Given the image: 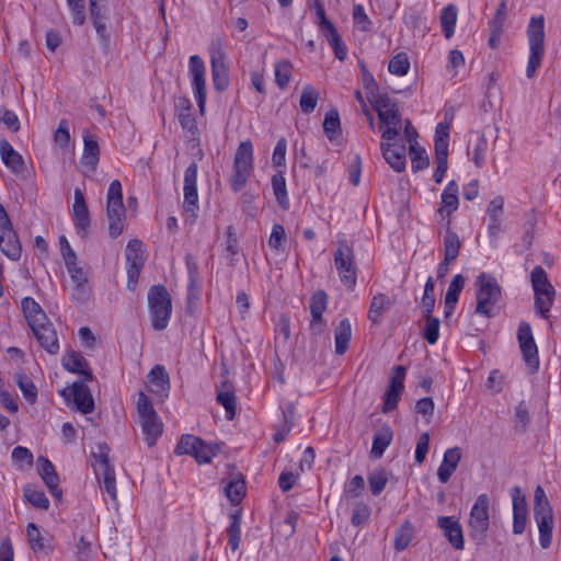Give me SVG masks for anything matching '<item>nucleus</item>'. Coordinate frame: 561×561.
<instances>
[{"label": "nucleus", "mask_w": 561, "mask_h": 561, "mask_svg": "<svg viewBox=\"0 0 561 561\" xmlns=\"http://www.w3.org/2000/svg\"><path fill=\"white\" fill-rule=\"evenodd\" d=\"M59 249L72 284V298L84 301L91 294L89 270L82 264L65 236L59 238Z\"/></svg>", "instance_id": "obj_1"}, {"label": "nucleus", "mask_w": 561, "mask_h": 561, "mask_svg": "<svg viewBox=\"0 0 561 561\" xmlns=\"http://www.w3.org/2000/svg\"><path fill=\"white\" fill-rule=\"evenodd\" d=\"M378 114L381 130V140H396L400 138L403 119L398 105L386 95H379L374 104Z\"/></svg>", "instance_id": "obj_2"}, {"label": "nucleus", "mask_w": 561, "mask_h": 561, "mask_svg": "<svg viewBox=\"0 0 561 561\" xmlns=\"http://www.w3.org/2000/svg\"><path fill=\"white\" fill-rule=\"evenodd\" d=\"M474 286L477 289V313L485 317L495 316L502 297L497 280L490 274L481 273L477 277Z\"/></svg>", "instance_id": "obj_3"}, {"label": "nucleus", "mask_w": 561, "mask_h": 561, "mask_svg": "<svg viewBox=\"0 0 561 561\" xmlns=\"http://www.w3.org/2000/svg\"><path fill=\"white\" fill-rule=\"evenodd\" d=\"M253 145L250 140L241 141L238 146L229 179L233 192H240L251 178L254 169Z\"/></svg>", "instance_id": "obj_4"}, {"label": "nucleus", "mask_w": 561, "mask_h": 561, "mask_svg": "<svg viewBox=\"0 0 561 561\" xmlns=\"http://www.w3.org/2000/svg\"><path fill=\"white\" fill-rule=\"evenodd\" d=\"M137 412L142 435L148 446H153L163 432V424L150 399L142 391L138 393Z\"/></svg>", "instance_id": "obj_5"}, {"label": "nucleus", "mask_w": 561, "mask_h": 561, "mask_svg": "<svg viewBox=\"0 0 561 561\" xmlns=\"http://www.w3.org/2000/svg\"><path fill=\"white\" fill-rule=\"evenodd\" d=\"M530 279L535 295V310L541 318L547 319L554 302V287L541 266H536L533 270Z\"/></svg>", "instance_id": "obj_6"}, {"label": "nucleus", "mask_w": 561, "mask_h": 561, "mask_svg": "<svg viewBox=\"0 0 561 561\" xmlns=\"http://www.w3.org/2000/svg\"><path fill=\"white\" fill-rule=\"evenodd\" d=\"M106 214L111 237H118L124 230L126 209L123 203V190L118 180L110 183L106 195Z\"/></svg>", "instance_id": "obj_7"}, {"label": "nucleus", "mask_w": 561, "mask_h": 561, "mask_svg": "<svg viewBox=\"0 0 561 561\" xmlns=\"http://www.w3.org/2000/svg\"><path fill=\"white\" fill-rule=\"evenodd\" d=\"M219 451V444L206 443L191 434L182 435L174 450L178 456H192L199 465L209 463Z\"/></svg>", "instance_id": "obj_8"}, {"label": "nucleus", "mask_w": 561, "mask_h": 561, "mask_svg": "<svg viewBox=\"0 0 561 561\" xmlns=\"http://www.w3.org/2000/svg\"><path fill=\"white\" fill-rule=\"evenodd\" d=\"M490 528V496L482 493L477 496L468 517V530L472 540L481 542Z\"/></svg>", "instance_id": "obj_9"}, {"label": "nucleus", "mask_w": 561, "mask_h": 561, "mask_svg": "<svg viewBox=\"0 0 561 561\" xmlns=\"http://www.w3.org/2000/svg\"><path fill=\"white\" fill-rule=\"evenodd\" d=\"M151 324L156 330L168 327L172 312L171 299L168 290L161 286H153L148 294Z\"/></svg>", "instance_id": "obj_10"}, {"label": "nucleus", "mask_w": 561, "mask_h": 561, "mask_svg": "<svg viewBox=\"0 0 561 561\" xmlns=\"http://www.w3.org/2000/svg\"><path fill=\"white\" fill-rule=\"evenodd\" d=\"M334 266L341 283L350 290L357 284V266L353 249L345 242L339 244L334 252Z\"/></svg>", "instance_id": "obj_11"}, {"label": "nucleus", "mask_w": 561, "mask_h": 561, "mask_svg": "<svg viewBox=\"0 0 561 561\" xmlns=\"http://www.w3.org/2000/svg\"><path fill=\"white\" fill-rule=\"evenodd\" d=\"M213 83L216 90L224 91L229 85L226 46L220 38L209 46Z\"/></svg>", "instance_id": "obj_12"}, {"label": "nucleus", "mask_w": 561, "mask_h": 561, "mask_svg": "<svg viewBox=\"0 0 561 561\" xmlns=\"http://www.w3.org/2000/svg\"><path fill=\"white\" fill-rule=\"evenodd\" d=\"M187 72L199 113L203 115L205 113L207 99L206 67L198 55H192L190 57Z\"/></svg>", "instance_id": "obj_13"}, {"label": "nucleus", "mask_w": 561, "mask_h": 561, "mask_svg": "<svg viewBox=\"0 0 561 561\" xmlns=\"http://www.w3.org/2000/svg\"><path fill=\"white\" fill-rule=\"evenodd\" d=\"M184 201L183 210L185 219L194 222L197 218L198 194H197V164L192 162L184 172Z\"/></svg>", "instance_id": "obj_14"}, {"label": "nucleus", "mask_w": 561, "mask_h": 561, "mask_svg": "<svg viewBox=\"0 0 561 561\" xmlns=\"http://www.w3.org/2000/svg\"><path fill=\"white\" fill-rule=\"evenodd\" d=\"M127 288L135 290L138 284L139 275L145 263L142 242L133 239L127 243L126 251Z\"/></svg>", "instance_id": "obj_15"}, {"label": "nucleus", "mask_w": 561, "mask_h": 561, "mask_svg": "<svg viewBox=\"0 0 561 561\" xmlns=\"http://www.w3.org/2000/svg\"><path fill=\"white\" fill-rule=\"evenodd\" d=\"M517 340L526 365L531 371H536L539 368L538 347L529 323L522 322L519 324Z\"/></svg>", "instance_id": "obj_16"}, {"label": "nucleus", "mask_w": 561, "mask_h": 561, "mask_svg": "<svg viewBox=\"0 0 561 561\" xmlns=\"http://www.w3.org/2000/svg\"><path fill=\"white\" fill-rule=\"evenodd\" d=\"M94 472L102 489L108 494L112 501L117 499L116 477L114 467L110 463L107 456L101 449L100 455L95 457L93 465Z\"/></svg>", "instance_id": "obj_17"}, {"label": "nucleus", "mask_w": 561, "mask_h": 561, "mask_svg": "<svg viewBox=\"0 0 561 561\" xmlns=\"http://www.w3.org/2000/svg\"><path fill=\"white\" fill-rule=\"evenodd\" d=\"M380 150L387 163L396 171L402 172L407 167V146L400 138L381 140Z\"/></svg>", "instance_id": "obj_18"}, {"label": "nucleus", "mask_w": 561, "mask_h": 561, "mask_svg": "<svg viewBox=\"0 0 561 561\" xmlns=\"http://www.w3.org/2000/svg\"><path fill=\"white\" fill-rule=\"evenodd\" d=\"M404 367L397 366L394 374L391 376L389 388L385 393V402L382 407L383 413H388L397 408L404 389Z\"/></svg>", "instance_id": "obj_19"}, {"label": "nucleus", "mask_w": 561, "mask_h": 561, "mask_svg": "<svg viewBox=\"0 0 561 561\" xmlns=\"http://www.w3.org/2000/svg\"><path fill=\"white\" fill-rule=\"evenodd\" d=\"M513 502V533L520 535L525 531L527 525V502L525 495L522 494L519 486H514L511 490Z\"/></svg>", "instance_id": "obj_20"}, {"label": "nucleus", "mask_w": 561, "mask_h": 561, "mask_svg": "<svg viewBox=\"0 0 561 561\" xmlns=\"http://www.w3.org/2000/svg\"><path fill=\"white\" fill-rule=\"evenodd\" d=\"M83 152L81 165L84 172H94L100 160V147L96 136L89 130L83 131Z\"/></svg>", "instance_id": "obj_21"}, {"label": "nucleus", "mask_w": 561, "mask_h": 561, "mask_svg": "<svg viewBox=\"0 0 561 561\" xmlns=\"http://www.w3.org/2000/svg\"><path fill=\"white\" fill-rule=\"evenodd\" d=\"M437 525L455 549L462 550L465 548L462 527L456 517L440 516L437 519Z\"/></svg>", "instance_id": "obj_22"}, {"label": "nucleus", "mask_w": 561, "mask_h": 561, "mask_svg": "<svg viewBox=\"0 0 561 561\" xmlns=\"http://www.w3.org/2000/svg\"><path fill=\"white\" fill-rule=\"evenodd\" d=\"M72 219L78 232L81 234H85L87 229L90 226V215L84 199V195L80 188L75 190Z\"/></svg>", "instance_id": "obj_23"}, {"label": "nucleus", "mask_w": 561, "mask_h": 561, "mask_svg": "<svg viewBox=\"0 0 561 561\" xmlns=\"http://www.w3.org/2000/svg\"><path fill=\"white\" fill-rule=\"evenodd\" d=\"M459 186L456 181L451 180L445 186L442 195H440V208L437 210V216L440 217L442 220L445 217H449L453 213H455L459 207V198H458Z\"/></svg>", "instance_id": "obj_24"}, {"label": "nucleus", "mask_w": 561, "mask_h": 561, "mask_svg": "<svg viewBox=\"0 0 561 561\" xmlns=\"http://www.w3.org/2000/svg\"><path fill=\"white\" fill-rule=\"evenodd\" d=\"M34 335L43 348L49 354H57L59 352V341L56 330L49 321L32 328Z\"/></svg>", "instance_id": "obj_25"}, {"label": "nucleus", "mask_w": 561, "mask_h": 561, "mask_svg": "<svg viewBox=\"0 0 561 561\" xmlns=\"http://www.w3.org/2000/svg\"><path fill=\"white\" fill-rule=\"evenodd\" d=\"M328 307V295L323 290L316 291L310 298V312L312 316V320L310 322V328L316 333H321L324 327V322L322 319L323 312Z\"/></svg>", "instance_id": "obj_26"}, {"label": "nucleus", "mask_w": 561, "mask_h": 561, "mask_svg": "<svg viewBox=\"0 0 561 561\" xmlns=\"http://www.w3.org/2000/svg\"><path fill=\"white\" fill-rule=\"evenodd\" d=\"M461 459L459 447H451L445 450L443 460L437 469V478L440 483H447L456 471Z\"/></svg>", "instance_id": "obj_27"}, {"label": "nucleus", "mask_w": 561, "mask_h": 561, "mask_svg": "<svg viewBox=\"0 0 561 561\" xmlns=\"http://www.w3.org/2000/svg\"><path fill=\"white\" fill-rule=\"evenodd\" d=\"M468 153L477 168H482L486 160L488 139L480 131H472L469 135Z\"/></svg>", "instance_id": "obj_28"}, {"label": "nucleus", "mask_w": 561, "mask_h": 561, "mask_svg": "<svg viewBox=\"0 0 561 561\" xmlns=\"http://www.w3.org/2000/svg\"><path fill=\"white\" fill-rule=\"evenodd\" d=\"M38 472L50 491L51 495L56 499L61 497V490L59 489V478L55 471L53 463L45 457L38 458Z\"/></svg>", "instance_id": "obj_29"}, {"label": "nucleus", "mask_w": 561, "mask_h": 561, "mask_svg": "<svg viewBox=\"0 0 561 561\" xmlns=\"http://www.w3.org/2000/svg\"><path fill=\"white\" fill-rule=\"evenodd\" d=\"M534 516L539 531V543L542 549H548L552 542L553 511L537 513Z\"/></svg>", "instance_id": "obj_30"}, {"label": "nucleus", "mask_w": 561, "mask_h": 561, "mask_svg": "<svg viewBox=\"0 0 561 561\" xmlns=\"http://www.w3.org/2000/svg\"><path fill=\"white\" fill-rule=\"evenodd\" d=\"M0 158L3 164L13 173L23 172V158L7 139L0 141Z\"/></svg>", "instance_id": "obj_31"}, {"label": "nucleus", "mask_w": 561, "mask_h": 561, "mask_svg": "<svg viewBox=\"0 0 561 561\" xmlns=\"http://www.w3.org/2000/svg\"><path fill=\"white\" fill-rule=\"evenodd\" d=\"M529 48L545 49V18L531 16L527 26Z\"/></svg>", "instance_id": "obj_32"}, {"label": "nucleus", "mask_w": 561, "mask_h": 561, "mask_svg": "<svg viewBox=\"0 0 561 561\" xmlns=\"http://www.w3.org/2000/svg\"><path fill=\"white\" fill-rule=\"evenodd\" d=\"M21 307L31 329L48 321L42 307L32 297H25L21 302Z\"/></svg>", "instance_id": "obj_33"}, {"label": "nucleus", "mask_w": 561, "mask_h": 561, "mask_svg": "<svg viewBox=\"0 0 561 561\" xmlns=\"http://www.w3.org/2000/svg\"><path fill=\"white\" fill-rule=\"evenodd\" d=\"M149 381L152 385V392L160 397H168L170 390V378L163 366H154L149 375Z\"/></svg>", "instance_id": "obj_34"}, {"label": "nucleus", "mask_w": 561, "mask_h": 561, "mask_svg": "<svg viewBox=\"0 0 561 561\" xmlns=\"http://www.w3.org/2000/svg\"><path fill=\"white\" fill-rule=\"evenodd\" d=\"M0 249L5 256L13 261L21 257L22 248L14 229L5 232L1 231Z\"/></svg>", "instance_id": "obj_35"}, {"label": "nucleus", "mask_w": 561, "mask_h": 561, "mask_svg": "<svg viewBox=\"0 0 561 561\" xmlns=\"http://www.w3.org/2000/svg\"><path fill=\"white\" fill-rule=\"evenodd\" d=\"M62 366L68 371L80 374L87 376L89 379H92V374L89 369V365L87 359L77 352H68L62 358Z\"/></svg>", "instance_id": "obj_36"}, {"label": "nucleus", "mask_w": 561, "mask_h": 561, "mask_svg": "<svg viewBox=\"0 0 561 561\" xmlns=\"http://www.w3.org/2000/svg\"><path fill=\"white\" fill-rule=\"evenodd\" d=\"M73 402L77 409L83 414L91 413L94 409V401L89 388L83 383H75L72 387Z\"/></svg>", "instance_id": "obj_37"}, {"label": "nucleus", "mask_w": 561, "mask_h": 561, "mask_svg": "<svg viewBox=\"0 0 561 561\" xmlns=\"http://www.w3.org/2000/svg\"><path fill=\"white\" fill-rule=\"evenodd\" d=\"M352 337V325L347 318H343L334 330L335 353L343 355Z\"/></svg>", "instance_id": "obj_38"}, {"label": "nucleus", "mask_w": 561, "mask_h": 561, "mask_svg": "<svg viewBox=\"0 0 561 561\" xmlns=\"http://www.w3.org/2000/svg\"><path fill=\"white\" fill-rule=\"evenodd\" d=\"M393 438V432L389 426L381 427L373 439L370 454L374 458H381L385 450L389 447Z\"/></svg>", "instance_id": "obj_39"}, {"label": "nucleus", "mask_w": 561, "mask_h": 561, "mask_svg": "<svg viewBox=\"0 0 561 561\" xmlns=\"http://www.w3.org/2000/svg\"><path fill=\"white\" fill-rule=\"evenodd\" d=\"M458 18V9L455 4H448L442 9L439 20L444 36L449 39L455 33Z\"/></svg>", "instance_id": "obj_40"}, {"label": "nucleus", "mask_w": 561, "mask_h": 561, "mask_svg": "<svg viewBox=\"0 0 561 561\" xmlns=\"http://www.w3.org/2000/svg\"><path fill=\"white\" fill-rule=\"evenodd\" d=\"M241 514L236 512L229 516V525L226 529L228 535V545L234 552L239 549L241 543Z\"/></svg>", "instance_id": "obj_41"}, {"label": "nucleus", "mask_w": 561, "mask_h": 561, "mask_svg": "<svg viewBox=\"0 0 561 561\" xmlns=\"http://www.w3.org/2000/svg\"><path fill=\"white\" fill-rule=\"evenodd\" d=\"M320 94L318 89L311 84H306L302 88L299 106L305 114H310L317 107Z\"/></svg>", "instance_id": "obj_42"}, {"label": "nucleus", "mask_w": 561, "mask_h": 561, "mask_svg": "<svg viewBox=\"0 0 561 561\" xmlns=\"http://www.w3.org/2000/svg\"><path fill=\"white\" fill-rule=\"evenodd\" d=\"M293 75V64L289 60L282 59L274 62L275 82L280 90H284L290 82Z\"/></svg>", "instance_id": "obj_43"}, {"label": "nucleus", "mask_w": 561, "mask_h": 561, "mask_svg": "<svg viewBox=\"0 0 561 561\" xmlns=\"http://www.w3.org/2000/svg\"><path fill=\"white\" fill-rule=\"evenodd\" d=\"M272 187L278 205L284 209H288L289 198L287 194L286 180L283 174V171L273 175Z\"/></svg>", "instance_id": "obj_44"}, {"label": "nucleus", "mask_w": 561, "mask_h": 561, "mask_svg": "<svg viewBox=\"0 0 561 561\" xmlns=\"http://www.w3.org/2000/svg\"><path fill=\"white\" fill-rule=\"evenodd\" d=\"M466 284V278L461 274H457L451 279L446 296L445 304L447 308L454 310L456 304L459 300L460 293L462 291Z\"/></svg>", "instance_id": "obj_45"}, {"label": "nucleus", "mask_w": 561, "mask_h": 561, "mask_svg": "<svg viewBox=\"0 0 561 561\" xmlns=\"http://www.w3.org/2000/svg\"><path fill=\"white\" fill-rule=\"evenodd\" d=\"M323 130L331 141L337 139L341 136L340 115L336 110L332 108L325 113Z\"/></svg>", "instance_id": "obj_46"}, {"label": "nucleus", "mask_w": 561, "mask_h": 561, "mask_svg": "<svg viewBox=\"0 0 561 561\" xmlns=\"http://www.w3.org/2000/svg\"><path fill=\"white\" fill-rule=\"evenodd\" d=\"M460 245L458 234L448 229L444 237V260L447 263H451L456 260L459 254Z\"/></svg>", "instance_id": "obj_47"}, {"label": "nucleus", "mask_w": 561, "mask_h": 561, "mask_svg": "<svg viewBox=\"0 0 561 561\" xmlns=\"http://www.w3.org/2000/svg\"><path fill=\"white\" fill-rule=\"evenodd\" d=\"M24 497L34 507L39 510H47L49 507V500L45 493L35 488L34 485L27 484L23 489Z\"/></svg>", "instance_id": "obj_48"}, {"label": "nucleus", "mask_w": 561, "mask_h": 561, "mask_svg": "<svg viewBox=\"0 0 561 561\" xmlns=\"http://www.w3.org/2000/svg\"><path fill=\"white\" fill-rule=\"evenodd\" d=\"M389 298L385 294H378L373 297L369 311H368V318L374 323H379L382 318V313L385 309L389 305Z\"/></svg>", "instance_id": "obj_49"}, {"label": "nucleus", "mask_w": 561, "mask_h": 561, "mask_svg": "<svg viewBox=\"0 0 561 561\" xmlns=\"http://www.w3.org/2000/svg\"><path fill=\"white\" fill-rule=\"evenodd\" d=\"M27 540L33 551H44L48 548V541L42 536L41 530L34 523L27 524Z\"/></svg>", "instance_id": "obj_50"}, {"label": "nucleus", "mask_w": 561, "mask_h": 561, "mask_svg": "<svg viewBox=\"0 0 561 561\" xmlns=\"http://www.w3.org/2000/svg\"><path fill=\"white\" fill-rule=\"evenodd\" d=\"M323 36L327 38L329 45L334 50L336 58L343 61L347 56V48L339 35L336 28L329 31L328 33L323 34Z\"/></svg>", "instance_id": "obj_51"}, {"label": "nucleus", "mask_w": 561, "mask_h": 561, "mask_svg": "<svg viewBox=\"0 0 561 561\" xmlns=\"http://www.w3.org/2000/svg\"><path fill=\"white\" fill-rule=\"evenodd\" d=\"M15 380L24 398L30 403H34L37 398V389L32 379L28 378L25 374H16Z\"/></svg>", "instance_id": "obj_52"}, {"label": "nucleus", "mask_w": 561, "mask_h": 561, "mask_svg": "<svg viewBox=\"0 0 561 561\" xmlns=\"http://www.w3.org/2000/svg\"><path fill=\"white\" fill-rule=\"evenodd\" d=\"M411 168L413 172L427 168L430 160L426 151L417 147V144H411L410 147Z\"/></svg>", "instance_id": "obj_53"}, {"label": "nucleus", "mask_w": 561, "mask_h": 561, "mask_svg": "<svg viewBox=\"0 0 561 561\" xmlns=\"http://www.w3.org/2000/svg\"><path fill=\"white\" fill-rule=\"evenodd\" d=\"M368 483L374 495H379L388 483V473L383 469L374 470L368 476Z\"/></svg>", "instance_id": "obj_54"}, {"label": "nucleus", "mask_w": 561, "mask_h": 561, "mask_svg": "<svg viewBox=\"0 0 561 561\" xmlns=\"http://www.w3.org/2000/svg\"><path fill=\"white\" fill-rule=\"evenodd\" d=\"M413 538V527L409 522H405L397 531L394 537V548L398 551L405 550Z\"/></svg>", "instance_id": "obj_55"}, {"label": "nucleus", "mask_w": 561, "mask_h": 561, "mask_svg": "<svg viewBox=\"0 0 561 561\" xmlns=\"http://www.w3.org/2000/svg\"><path fill=\"white\" fill-rule=\"evenodd\" d=\"M217 401L225 408L226 417L232 420L236 415V396L231 390H219Z\"/></svg>", "instance_id": "obj_56"}, {"label": "nucleus", "mask_w": 561, "mask_h": 561, "mask_svg": "<svg viewBox=\"0 0 561 561\" xmlns=\"http://www.w3.org/2000/svg\"><path fill=\"white\" fill-rule=\"evenodd\" d=\"M435 152L448 153L449 126L439 123L435 129Z\"/></svg>", "instance_id": "obj_57"}, {"label": "nucleus", "mask_w": 561, "mask_h": 561, "mask_svg": "<svg viewBox=\"0 0 561 561\" xmlns=\"http://www.w3.org/2000/svg\"><path fill=\"white\" fill-rule=\"evenodd\" d=\"M410 69V61L405 54L396 55L388 65V70L397 76H404Z\"/></svg>", "instance_id": "obj_58"}, {"label": "nucleus", "mask_w": 561, "mask_h": 561, "mask_svg": "<svg viewBox=\"0 0 561 561\" xmlns=\"http://www.w3.org/2000/svg\"><path fill=\"white\" fill-rule=\"evenodd\" d=\"M245 484L242 480L230 481L226 486L227 497L232 504H239L244 495Z\"/></svg>", "instance_id": "obj_59"}, {"label": "nucleus", "mask_w": 561, "mask_h": 561, "mask_svg": "<svg viewBox=\"0 0 561 561\" xmlns=\"http://www.w3.org/2000/svg\"><path fill=\"white\" fill-rule=\"evenodd\" d=\"M70 142L69 124L67 119L59 122L58 128L54 134V144L60 149H66Z\"/></svg>", "instance_id": "obj_60"}, {"label": "nucleus", "mask_w": 561, "mask_h": 561, "mask_svg": "<svg viewBox=\"0 0 561 561\" xmlns=\"http://www.w3.org/2000/svg\"><path fill=\"white\" fill-rule=\"evenodd\" d=\"M543 512H552V507L550 505V502L546 495L543 488L541 485H538L535 489L534 494V514Z\"/></svg>", "instance_id": "obj_61"}, {"label": "nucleus", "mask_w": 561, "mask_h": 561, "mask_svg": "<svg viewBox=\"0 0 561 561\" xmlns=\"http://www.w3.org/2000/svg\"><path fill=\"white\" fill-rule=\"evenodd\" d=\"M353 21L355 26L363 32H367L371 28V21L365 12L362 4H355L353 8Z\"/></svg>", "instance_id": "obj_62"}, {"label": "nucleus", "mask_w": 561, "mask_h": 561, "mask_svg": "<svg viewBox=\"0 0 561 561\" xmlns=\"http://www.w3.org/2000/svg\"><path fill=\"white\" fill-rule=\"evenodd\" d=\"M426 318L424 337L430 344H435L439 336V320L431 314H426Z\"/></svg>", "instance_id": "obj_63"}, {"label": "nucleus", "mask_w": 561, "mask_h": 561, "mask_svg": "<svg viewBox=\"0 0 561 561\" xmlns=\"http://www.w3.org/2000/svg\"><path fill=\"white\" fill-rule=\"evenodd\" d=\"M369 516L370 507L363 502H358L353 507L352 524L354 526H360L369 519Z\"/></svg>", "instance_id": "obj_64"}]
</instances>
